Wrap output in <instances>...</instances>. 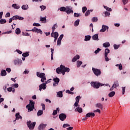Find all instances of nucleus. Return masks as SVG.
<instances>
[{
	"instance_id": "nucleus-8",
	"label": "nucleus",
	"mask_w": 130,
	"mask_h": 130,
	"mask_svg": "<svg viewBox=\"0 0 130 130\" xmlns=\"http://www.w3.org/2000/svg\"><path fill=\"white\" fill-rule=\"evenodd\" d=\"M59 118L61 121H63L67 118V115L66 114L61 113L59 115Z\"/></svg>"
},
{
	"instance_id": "nucleus-44",
	"label": "nucleus",
	"mask_w": 130,
	"mask_h": 130,
	"mask_svg": "<svg viewBox=\"0 0 130 130\" xmlns=\"http://www.w3.org/2000/svg\"><path fill=\"white\" fill-rule=\"evenodd\" d=\"M104 8L106 9V10H107V11H108L109 12H111V11H112L111 8L107 7V6H104Z\"/></svg>"
},
{
	"instance_id": "nucleus-51",
	"label": "nucleus",
	"mask_w": 130,
	"mask_h": 130,
	"mask_svg": "<svg viewBox=\"0 0 130 130\" xmlns=\"http://www.w3.org/2000/svg\"><path fill=\"white\" fill-rule=\"evenodd\" d=\"M76 102H80V95L79 96H77L76 98Z\"/></svg>"
},
{
	"instance_id": "nucleus-22",
	"label": "nucleus",
	"mask_w": 130,
	"mask_h": 130,
	"mask_svg": "<svg viewBox=\"0 0 130 130\" xmlns=\"http://www.w3.org/2000/svg\"><path fill=\"white\" fill-rule=\"evenodd\" d=\"M1 75L2 77H5L7 75V71L5 70H2L1 71Z\"/></svg>"
},
{
	"instance_id": "nucleus-63",
	"label": "nucleus",
	"mask_w": 130,
	"mask_h": 130,
	"mask_svg": "<svg viewBox=\"0 0 130 130\" xmlns=\"http://www.w3.org/2000/svg\"><path fill=\"white\" fill-rule=\"evenodd\" d=\"M93 112H98L99 113H101V111L99 109H97L96 110H94Z\"/></svg>"
},
{
	"instance_id": "nucleus-43",
	"label": "nucleus",
	"mask_w": 130,
	"mask_h": 130,
	"mask_svg": "<svg viewBox=\"0 0 130 130\" xmlns=\"http://www.w3.org/2000/svg\"><path fill=\"white\" fill-rule=\"evenodd\" d=\"M100 51H101V49L99 48H98L95 51H94V53L95 54H97V53H99V52H100Z\"/></svg>"
},
{
	"instance_id": "nucleus-39",
	"label": "nucleus",
	"mask_w": 130,
	"mask_h": 130,
	"mask_svg": "<svg viewBox=\"0 0 130 130\" xmlns=\"http://www.w3.org/2000/svg\"><path fill=\"white\" fill-rule=\"evenodd\" d=\"M6 23H7V20H6V19H1L0 20V24H6Z\"/></svg>"
},
{
	"instance_id": "nucleus-29",
	"label": "nucleus",
	"mask_w": 130,
	"mask_h": 130,
	"mask_svg": "<svg viewBox=\"0 0 130 130\" xmlns=\"http://www.w3.org/2000/svg\"><path fill=\"white\" fill-rule=\"evenodd\" d=\"M103 46L105 48L109 47L110 44L109 42H106L103 44Z\"/></svg>"
},
{
	"instance_id": "nucleus-14",
	"label": "nucleus",
	"mask_w": 130,
	"mask_h": 130,
	"mask_svg": "<svg viewBox=\"0 0 130 130\" xmlns=\"http://www.w3.org/2000/svg\"><path fill=\"white\" fill-rule=\"evenodd\" d=\"M26 108H27L28 111H33V110L35 109V107H32L31 106V105L28 104L26 106Z\"/></svg>"
},
{
	"instance_id": "nucleus-32",
	"label": "nucleus",
	"mask_w": 130,
	"mask_h": 130,
	"mask_svg": "<svg viewBox=\"0 0 130 130\" xmlns=\"http://www.w3.org/2000/svg\"><path fill=\"white\" fill-rule=\"evenodd\" d=\"M109 52H110V50L108 48H106L105 50V55H108V53H109Z\"/></svg>"
},
{
	"instance_id": "nucleus-19",
	"label": "nucleus",
	"mask_w": 130,
	"mask_h": 130,
	"mask_svg": "<svg viewBox=\"0 0 130 130\" xmlns=\"http://www.w3.org/2000/svg\"><path fill=\"white\" fill-rule=\"evenodd\" d=\"M75 111H77L79 113H82V112H83V109L80 108V105H79V107L76 108Z\"/></svg>"
},
{
	"instance_id": "nucleus-13",
	"label": "nucleus",
	"mask_w": 130,
	"mask_h": 130,
	"mask_svg": "<svg viewBox=\"0 0 130 130\" xmlns=\"http://www.w3.org/2000/svg\"><path fill=\"white\" fill-rule=\"evenodd\" d=\"M106 30H108V26L103 25L102 29L100 30V32H105Z\"/></svg>"
},
{
	"instance_id": "nucleus-52",
	"label": "nucleus",
	"mask_w": 130,
	"mask_h": 130,
	"mask_svg": "<svg viewBox=\"0 0 130 130\" xmlns=\"http://www.w3.org/2000/svg\"><path fill=\"white\" fill-rule=\"evenodd\" d=\"M62 38H63V34L59 36V37L58 39V40H60V41H61V40H62Z\"/></svg>"
},
{
	"instance_id": "nucleus-7",
	"label": "nucleus",
	"mask_w": 130,
	"mask_h": 130,
	"mask_svg": "<svg viewBox=\"0 0 130 130\" xmlns=\"http://www.w3.org/2000/svg\"><path fill=\"white\" fill-rule=\"evenodd\" d=\"M66 13L68 15H70V14H74V11L73 10V8L67 6L66 9Z\"/></svg>"
},
{
	"instance_id": "nucleus-54",
	"label": "nucleus",
	"mask_w": 130,
	"mask_h": 130,
	"mask_svg": "<svg viewBox=\"0 0 130 130\" xmlns=\"http://www.w3.org/2000/svg\"><path fill=\"white\" fill-rule=\"evenodd\" d=\"M8 86H9V84H6L4 86L3 89H4V91H7V88H8Z\"/></svg>"
},
{
	"instance_id": "nucleus-58",
	"label": "nucleus",
	"mask_w": 130,
	"mask_h": 130,
	"mask_svg": "<svg viewBox=\"0 0 130 130\" xmlns=\"http://www.w3.org/2000/svg\"><path fill=\"white\" fill-rule=\"evenodd\" d=\"M7 91L8 92H12L13 91V87H9L7 88Z\"/></svg>"
},
{
	"instance_id": "nucleus-60",
	"label": "nucleus",
	"mask_w": 130,
	"mask_h": 130,
	"mask_svg": "<svg viewBox=\"0 0 130 130\" xmlns=\"http://www.w3.org/2000/svg\"><path fill=\"white\" fill-rule=\"evenodd\" d=\"M61 44V41L57 40V45H60Z\"/></svg>"
},
{
	"instance_id": "nucleus-55",
	"label": "nucleus",
	"mask_w": 130,
	"mask_h": 130,
	"mask_svg": "<svg viewBox=\"0 0 130 130\" xmlns=\"http://www.w3.org/2000/svg\"><path fill=\"white\" fill-rule=\"evenodd\" d=\"M6 18H9L10 17H11V14L10 13V12H8L6 15H5Z\"/></svg>"
},
{
	"instance_id": "nucleus-25",
	"label": "nucleus",
	"mask_w": 130,
	"mask_h": 130,
	"mask_svg": "<svg viewBox=\"0 0 130 130\" xmlns=\"http://www.w3.org/2000/svg\"><path fill=\"white\" fill-rule=\"evenodd\" d=\"M114 95H115V91H111L109 93L108 96L110 98H112Z\"/></svg>"
},
{
	"instance_id": "nucleus-16",
	"label": "nucleus",
	"mask_w": 130,
	"mask_h": 130,
	"mask_svg": "<svg viewBox=\"0 0 130 130\" xmlns=\"http://www.w3.org/2000/svg\"><path fill=\"white\" fill-rule=\"evenodd\" d=\"M86 117H91L93 118L95 116V113H92V112H89L86 114Z\"/></svg>"
},
{
	"instance_id": "nucleus-24",
	"label": "nucleus",
	"mask_w": 130,
	"mask_h": 130,
	"mask_svg": "<svg viewBox=\"0 0 130 130\" xmlns=\"http://www.w3.org/2000/svg\"><path fill=\"white\" fill-rule=\"evenodd\" d=\"M21 8L22 10H24V11H26V10H28L29 9V7L27 5H23L22 7Z\"/></svg>"
},
{
	"instance_id": "nucleus-31",
	"label": "nucleus",
	"mask_w": 130,
	"mask_h": 130,
	"mask_svg": "<svg viewBox=\"0 0 130 130\" xmlns=\"http://www.w3.org/2000/svg\"><path fill=\"white\" fill-rule=\"evenodd\" d=\"M90 39H91L90 36H85V39H84L85 41H89V40H90Z\"/></svg>"
},
{
	"instance_id": "nucleus-46",
	"label": "nucleus",
	"mask_w": 130,
	"mask_h": 130,
	"mask_svg": "<svg viewBox=\"0 0 130 130\" xmlns=\"http://www.w3.org/2000/svg\"><path fill=\"white\" fill-rule=\"evenodd\" d=\"M86 11H87V7H83L82 8V13H83V14H85V13L86 12Z\"/></svg>"
},
{
	"instance_id": "nucleus-1",
	"label": "nucleus",
	"mask_w": 130,
	"mask_h": 130,
	"mask_svg": "<svg viewBox=\"0 0 130 130\" xmlns=\"http://www.w3.org/2000/svg\"><path fill=\"white\" fill-rule=\"evenodd\" d=\"M37 76L39 78H41V82H42V83H45V81H46V77L45 76V73H40V72H37Z\"/></svg>"
},
{
	"instance_id": "nucleus-62",
	"label": "nucleus",
	"mask_w": 130,
	"mask_h": 130,
	"mask_svg": "<svg viewBox=\"0 0 130 130\" xmlns=\"http://www.w3.org/2000/svg\"><path fill=\"white\" fill-rule=\"evenodd\" d=\"M57 114V110H54L53 112V115H56Z\"/></svg>"
},
{
	"instance_id": "nucleus-21",
	"label": "nucleus",
	"mask_w": 130,
	"mask_h": 130,
	"mask_svg": "<svg viewBox=\"0 0 130 130\" xmlns=\"http://www.w3.org/2000/svg\"><path fill=\"white\" fill-rule=\"evenodd\" d=\"M16 119H22L23 117L20 115V113H17L15 115Z\"/></svg>"
},
{
	"instance_id": "nucleus-9",
	"label": "nucleus",
	"mask_w": 130,
	"mask_h": 130,
	"mask_svg": "<svg viewBox=\"0 0 130 130\" xmlns=\"http://www.w3.org/2000/svg\"><path fill=\"white\" fill-rule=\"evenodd\" d=\"M53 81L54 82L53 86L55 87V86H57L58 85V83H59V78L56 77L53 79Z\"/></svg>"
},
{
	"instance_id": "nucleus-45",
	"label": "nucleus",
	"mask_w": 130,
	"mask_h": 130,
	"mask_svg": "<svg viewBox=\"0 0 130 130\" xmlns=\"http://www.w3.org/2000/svg\"><path fill=\"white\" fill-rule=\"evenodd\" d=\"M119 46H120V45L114 44V49H118V48H119Z\"/></svg>"
},
{
	"instance_id": "nucleus-4",
	"label": "nucleus",
	"mask_w": 130,
	"mask_h": 130,
	"mask_svg": "<svg viewBox=\"0 0 130 130\" xmlns=\"http://www.w3.org/2000/svg\"><path fill=\"white\" fill-rule=\"evenodd\" d=\"M60 68H61V70L62 71L61 74L63 76H64L66 73H69V72H70V68H66L64 66L60 65Z\"/></svg>"
},
{
	"instance_id": "nucleus-11",
	"label": "nucleus",
	"mask_w": 130,
	"mask_h": 130,
	"mask_svg": "<svg viewBox=\"0 0 130 130\" xmlns=\"http://www.w3.org/2000/svg\"><path fill=\"white\" fill-rule=\"evenodd\" d=\"M13 20H24V18L18 15H15L12 17Z\"/></svg>"
},
{
	"instance_id": "nucleus-56",
	"label": "nucleus",
	"mask_w": 130,
	"mask_h": 130,
	"mask_svg": "<svg viewBox=\"0 0 130 130\" xmlns=\"http://www.w3.org/2000/svg\"><path fill=\"white\" fill-rule=\"evenodd\" d=\"M6 71L8 72V74H10V73H11V68H6Z\"/></svg>"
},
{
	"instance_id": "nucleus-34",
	"label": "nucleus",
	"mask_w": 130,
	"mask_h": 130,
	"mask_svg": "<svg viewBox=\"0 0 130 130\" xmlns=\"http://www.w3.org/2000/svg\"><path fill=\"white\" fill-rule=\"evenodd\" d=\"M15 33L17 35H19V34L21 33V29H20V28H16V29L15 30Z\"/></svg>"
},
{
	"instance_id": "nucleus-20",
	"label": "nucleus",
	"mask_w": 130,
	"mask_h": 130,
	"mask_svg": "<svg viewBox=\"0 0 130 130\" xmlns=\"http://www.w3.org/2000/svg\"><path fill=\"white\" fill-rule=\"evenodd\" d=\"M79 58H80V56L78 55H77L76 56H75L73 59H72V61L73 62H75V61H77V60H78V59H79Z\"/></svg>"
},
{
	"instance_id": "nucleus-10",
	"label": "nucleus",
	"mask_w": 130,
	"mask_h": 130,
	"mask_svg": "<svg viewBox=\"0 0 130 130\" xmlns=\"http://www.w3.org/2000/svg\"><path fill=\"white\" fill-rule=\"evenodd\" d=\"M39 90L41 91L43 90H45L46 89V83H42L39 86Z\"/></svg>"
},
{
	"instance_id": "nucleus-28",
	"label": "nucleus",
	"mask_w": 130,
	"mask_h": 130,
	"mask_svg": "<svg viewBox=\"0 0 130 130\" xmlns=\"http://www.w3.org/2000/svg\"><path fill=\"white\" fill-rule=\"evenodd\" d=\"M57 97H59L60 98H62V91H60L57 92Z\"/></svg>"
},
{
	"instance_id": "nucleus-2",
	"label": "nucleus",
	"mask_w": 130,
	"mask_h": 130,
	"mask_svg": "<svg viewBox=\"0 0 130 130\" xmlns=\"http://www.w3.org/2000/svg\"><path fill=\"white\" fill-rule=\"evenodd\" d=\"M91 85L94 89H99L100 87H102L104 84H102L98 82H92Z\"/></svg>"
},
{
	"instance_id": "nucleus-59",
	"label": "nucleus",
	"mask_w": 130,
	"mask_h": 130,
	"mask_svg": "<svg viewBox=\"0 0 130 130\" xmlns=\"http://www.w3.org/2000/svg\"><path fill=\"white\" fill-rule=\"evenodd\" d=\"M33 26H36V27H39V26H41V25L39 23H34L33 24Z\"/></svg>"
},
{
	"instance_id": "nucleus-12",
	"label": "nucleus",
	"mask_w": 130,
	"mask_h": 130,
	"mask_svg": "<svg viewBox=\"0 0 130 130\" xmlns=\"http://www.w3.org/2000/svg\"><path fill=\"white\" fill-rule=\"evenodd\" d=\"M58 32L55 31L53 32L51 34V37H53L54 38H58Z\"/></svg>"
},
{
	"instance_id": "nucleus-57",
	"label": "nucleus",
	"mask_w": 130,
	"mask_h": 130,
	"mask_svg": "<svg viewBox=\"0 0 130 130\" xmlns=\"http://www.w3.org/2000/svg\"><path fill=\"white\" fill-rule=\"evenodd\" d=\"M69 126H70V124H64L63 125V127L64 128H66V127H69Z\"/></svg>"
},
{
	"instance_id": "nucleus-3",
	"label": "nucleus",
	"mask_w": 130,
	"mask_h": 130,
	"mask_svg": "<svg viewBox=\"0 0 130 130\" xmlns=\"http://www.w3.org/2000/svg\"><path fill=\"white\" fill-rule=\"evenodd\" d=\"M26 123H27V127L30 130L34 129V127H35V125H36V122H33L31 123L30 120L27 122Z\"/></svg>"
},
{
	"instance_id": "nucleus-18",
	"label": "nucleus",
	"mask_w": 130,
	"mask_h": 130,
	"mask_svg": "<svg viewBox=\"0 0 130 130\" xmlns=\"http://www.w3.org/2000/svg\"><path fill=\"white\" fill-rule=\"evenodd\" d=\"M95 107L97 108H100V109H103V105L101 103H97L95 104Z\"/></svg>"
},
{
	"instance_id": "nucleus-35",
	"label": "nucleus",
	"mask_w": 130,
	"mask_h": 130,
	"mask_svg": "<svg viewBox=\"0 0 130 130\" xmlns=\"http://www.w3.org/2000/svg\"><path fill=\"white\" fill-rule=\"evenodd\" d=\"M60 11L61 12H66V11H67V7H62L60 8Z\"/></svg>"
},
{
	"instance_id": "nucleus-64",
	"label": "nucleus",
	"mask_w": 130,
	"mask_h": 130,
	"mask_svg": "<svg viewBox=\"0 0 130 130\" xmlns=\"http://www.w3.org/2000/svg\"><path fill=\"white\" fill-rule=\"evenodd\" d=\"M13 87L14 88H18L19 87V84H14L13 85Z\"/></svg>"
},
{
	"instance_id": "nucleus-23",
	"label": "nucleus",
	"mask_w": 130,
	"mask_h": 130,
	"mask_svg": "<svg viewBox=\"0 0 130 130\" xmlns=\"http://www.w3.org/2000/svg\"><path fill=\"white\" fill-rule=\"evenodd\" d=\"M98 34H95L92 37L93 40H99Z\"/></svg>"
},
{
	"instance_id": "nucleus-6",
	"label": "nucleus",
	"mask_w": 130,
	"mask_h": 130,
	"mask_svg": "<svg viewBox=\"0 0 130 130\" xmlns=\"http://www.w3.org/2000/svg\"><path fill=\"white\" fill-rule=\"evenodd\" d=\"M26 31L29 32V31H32V32H37V33L39 34L40 33L41 35H42V30L40 29L37 28V27H34L31 30H26Z\"/></svg>"
},
{
	"instance_id": "nucleus-33",
	"label": "nucleus",
	"mask_w": 130,
	"mask_h": 130,
	"mask_svg": "<svg viewBox=\"0 0 130 130\" xmlns=\"http://www.w3.org/2000/svg\"><path fill=\"white\" fill-rule=\"evenodd\" d=\"M12 7L14 8V9H16V10H19V8H20V7L17 4H13Z\"/></svg>"
},
{
	"instance_id": "nucleus-30",
	"label": "nucleus",
	"mask_w": 130,
	"mask_h": 130,
	"mask_svg": "<svg viewBox=\"0 0 130 130\" xmlns=\"http://www.w3.org/2000/svg\"><path fill=\"white\" fill-rule=\"evenodd\" d=\"M56 72L57 73V74H61V72H62V70H61V68H58L56 69Z\"/></svg>"
},
{
	"instance_id": "nucleus-61",
	"label": "nucleus",
	"mask_w": 130,
	"mask_h": 130,
	"mask_svg": "<svg viewBox=\"0 0 130 130\" xmlns=\"http://www.w3.org/2000/svg\"><path fill=\"white\" fill-rule=\"evenodd\" d=\"M105 16L106 17H107V16H109L110 15V13L106 11V12H105Z\"/></svg>"
},
{
	"instance_id": "nucleus-40",
	"label": "nucleus",
	"mask_w": 130,
	"mask_h": 130,
	"mask_svg": "<svg viewBox=\"0 0 130 130\" xmlns=\"http://www.w3.org/2000/svg\"><path fill=\"white\" fill-rule=\"evenodd\" d=\"M83 62L81 61H77V68H80Z\"/></svg>"
},
{
	"instance_id": "nucleus-42",
	"label": "nucleus",
	"mask_w": 130,
	"mask_h": 130,
	"mask_svg": "<svg viewBox=\"0 0 130 130\" xmlns=\"http://www.w3.org/2000/svg\"><path fill=\"white\" fill-rule=\"evenodd\" d=\"M22 56L23 57H26L27 56H29V53H28V52L23 53L22 54Z\"/></svg>"
},
{
	"instance_id": "nucleus-37",
	"label": "nucleus",
	"mask_w": 130,
	"mask_h": 130,
	"mask_svg": "<svg viewBox=\"0 0 130 130\" xmlns=\"http://www.w3.org/2000/svg\"><path fill=\"white\" fill-rule=\"evenodd\" d=\"M57 28V24L56 23L54 24L53 26L52 27V32H54V31H55V28Z\"/></svg>"
},
{
	"instance_id": "nucleus-15",
	"label": "nucleus",
	"mask_w": 130,
	"mask_h": 130,
	"mask_svg": "<svg viewBox=\"0 0 130 130\" xmlns=\"http://www.w3.org/2000/svg\"><path fill=\"white\" fill-rule=\"evenodd\" d=\"M46 124H41L39 127H38V129L39 130H44L45 127H46Z\"/></svg>"
},
{
	"instance_id": "nucleus-38",
	"label": "nucleus",
	"mask_w": 130,
	"mask_h": 130,
	"mask_svg": "<svg viewBox=\"0 0 130 130\" xmlns=\"http://www.w3.org/2000/svg\"><path fill=\"white\" fill-rule=\"evenodd\" d=\"M90 12H92V10H87L85 14V16H86V17H87V16H89V15H90Z\"/></svg>"
},
{
	"instance_id": "nucleus-36",
	"label": "nucleus",
	"mask_w": 130,
	"mask_h": 130,
	"mask_svg": "<svg viewBox=\"0 0 130 130\" xmlns=\"http://www.w3.org/2000/svg\"><path fill=\"white\" fill-rule=\"evenodd\" d=\"M29 104L32 107H35V102H33V101L29 100Z\"/></svg>"
},
{
	"instance_id": "nucleus-49",
	"label": "nucleus",
	"mask_w": 130,
	"mask_h": 130,
	"mask_svg": "<svg viewBox=\"0 0 130 130\" xmlns=\"http://www.w3.org/2000/svg\"><path fill=\"white\" fill-rule=\"evenodd\" d=\"M92 22H97L98 21V18L97 17H93L92 18Z\"/></svg>"
},
{
	"instance_id": "nucleus-27",
	"label": "nucleus",
	"mask_w": 130,
	"mask_h": 130,
	"mask_svg": "<svg viewBox=\"0 0 130 130\" xmlns=\"http://www.w3.org/2000/svg\"><path fill=\"white\" fill-rule=\"evenodd\" d=\"M42 114H43V110H39L37 113L38 116H41Z\"/></svg>"
},
{
	"instance_id": "nucleus-17",
	"label": "nucleus",
	"mask_w": 130,
	"mask_h": 130,
	"mask_svg": "<svg viewBox=\"0 0 130 130\" xmlns=\"http://www.w3.org/2000/svg\"><path fill=\"white\" fill-rule=\"evenodd\" d=\"M14 63L16 66L17 64H20V63H22V60L19 59H16L14 60Z\"/></svg>"
},
{
	"instance_id": "nucleus-53",
	"label": "nucleus",
	"mask_w": 130,
	"mask_h": 130,
	"mask_svg": "<svg viewBox=\"0 0 130 130\" xmlns=\"http://www.w3.org/2000/svg\"><path fill=\"white\" fill-rule=\"evenodd\" d=\"M22 35L23 36H30V35L28 32L24 33V32H22Z\"/></svg>"
},
{
	"instance_id": "nucleus-41",
	"label": "nucleus",
	"mask_w": 130,
	"mask_h": 130,
	"mask_svg": "<svg viewBox=\"0 0 130 130\" xmlns=\"http://www.w3.org/2000/svg\"><path fill=\"white\" fill-rule=\"evenodd\" d=\"M79 24H80V19H77L75 22V26H79Z\"/></svg>"
},
{
	"instance_id": "nucleus-5",
	"label": "nucleus",
	"mask_w": 130,
	"mask_h": 130,
	"mask_svg": "<svg viewBox=\"0 0 130 130\" xmlns=\"http://www.w3.org/2000/svg\"><path fill=\"white\" fill-rule=\"evenodd\" d=\"M92 70L93 74H94V75H95L97 77L101 75V70H100V69L92 68Z\"/></svg>"
},
{
	"instance_id": "nucleus-50",
	"label": "nucleus",
	"mask_w": 130,
	"mask_h": 130,
	"mask_svg": "<svg viewBox=\"0 0 130 130\" xmlns=\"http://www.w3.org/2000/svg\"><path fill=\"white\" fill-rule=\"evenodd\" d=\"M108 55H105V59L106 61H109V58L108 57Z\"/></svg>"
},
{
	"instance_id": "nucleus-47",
	"label": "nucleus",
	"mask_w": 130,
	"mask_h": 130,
	"mask_svg": "<svg viewBox=\"0 0 130 130\" xmlns=\"http://www.w3.org/2000/svg\"><path fill=\"white\" fill-rule=\"evenodd\" d=\"M40 8L41 9L42 11H44L45 9H46V6L42 5L41 6Z\"/></svg>"
},
{
	"instance_id": "nucleus-26",
	"label": "nucleus",
	"mask_w": 130,
	"mask_h": 130,
	"mask_svg": "<svg viewBox=\"0 0 130 130\" xmlns=\"http://www.w3.org/2000/svg\"><path fill=\"white\" fill-rule=\"evenodd\" d=\"M118 86H119V84H118V81H115L113 85V87H114V88H116L117 87H118Z\"/></svg>"
},
{
	"instance_id": "nucleus-48",
	"label": "nucleus",
	"mask_w": 130,
	"mask_h": 130,
	"mask_svg": "<svg viewBox=\"0 0 130 130\" xmlns=\"http://www.w3.org/2000/svg\"><path fill=\"white\" fill-rule=\"evenodd\" d=\"M44 21H46V17H41L40 21L41 22H43Z\"/></svg>"
}]
</instances>
